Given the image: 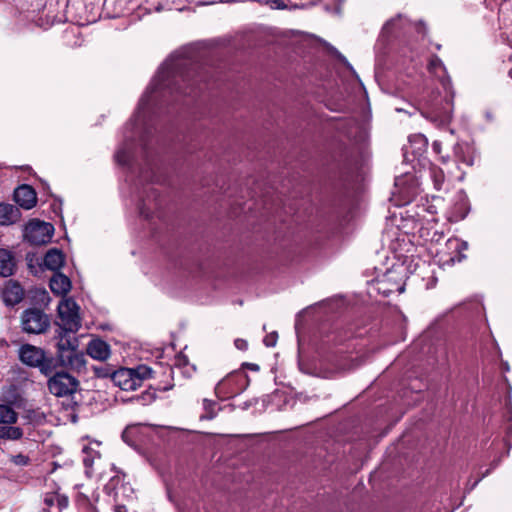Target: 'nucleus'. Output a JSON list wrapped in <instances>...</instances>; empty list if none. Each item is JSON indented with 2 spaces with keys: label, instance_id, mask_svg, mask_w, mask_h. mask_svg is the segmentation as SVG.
Listing matches in <instances>:
<instances>
[{
  "label": "nucleus",
  "instance_id": "nucleus-1",
  "mask_svg": "<svg viewBox=\"0 0 512 512\" xmlns=\"http://www.w3.org/2000/svg\"><path fill=\"white\" fill-rule=\"evenodd\" d=\"M74 333L64 328H57L55 330L54 338L56 340L57 357L63 367L81 371L85 369L86 358L82 352L78 351L79 342L72 335Z\"/></svg>",
  "mask_w": 512,
  "mask_h": 512
},
{
  "label": "nucleus",
  "instance_id": "nucleus-2",
  "mask_svg": "<svg viewBox=\"0 0 512 512\" xmlns=\"http://www.w3.org/2000/svg\"><path fill=\"white\" fill-rule=\"evenodd\" d=\"M152 369L146 365L136 368H121L111 374L113 383L125 391L136 390L143 380L151 377Z\"/></svg>",
  "mask_w": 512,
  "mask_h": 512
},
{
  "label": "nucleus",
  "instance_id": "nucleus-3",
  "mask_svg": "<svg viewBox=\"0 0 512 512\" xmlns=\"http://www.w3.org/2000/svg\"><path fill=\"white\" fill-rule=\"evenodd\" d=\"M79 306L72 298H64L58 304V328H64L70 332H78L82 326L79 314Z\"/></svg>",
  "mask_w": 512,
  "mask_h": 512
},
{
  "label": "nucleus",
  "instance_id": "nucleus-4",
  "mask_svg": "<svg viewBox=\"0 0 512 512\" xmlns=\"http://www.w3.org/2000/svg\"><path fill=\"white\" fill-rule=\"evenodd\" d=\"M21 325L26 333L41 334L49 328L50 320L42 310L30 308L22 313Z\"/></svg>",
  "mask_w": 512,
  "mask_h": 512
},
{
  "label": "nucleus",
  "instance_id": "nucleus-5",
  "mask_svg": "<svg viewBox=\"0 0 512 512\" xmlns=\"http://www.w3.org/2000/svg\"><path fill=\"white\" fill-rule=\"evenodd\" d=\"M54 227L47 222L31 220L24 229V238L33 245H43L50 241Z\"/></svg>",
  "mask_w": 512,
  "mask_h": 512
},
{
  "label": "nucleus",
  "instance_id": "nucleus-6",
  "mask_svg": "<svg viewBox=\"0 0 512 512\" xmlns=\"http://www.w3.org/2000/svg\"><path fill=\"white\" fill-rule=\"evenodd\" d=\"M79 382L66 372H59L48 380L49 391L57 397H65L76 392Z\"/></svg>",
  "mask_w": 512,
  "mask_h": 512
},
{
  "label": "nucleus",
  "instance_id": "nucleus-7",
  "mask_svg": "<svg viewBox=\"0 0 512 512\" xmlns=\"http://www.w3.org/2000/svg\"><path fill=\"white\" fill-rule=\"evenodd\" d=\"M14 200L20 207L31 209L37 202L36 192L29 185H21L14 191Z\"/></svg>",
  "mask_w": 512,
  "mask_h": 512
},
{
  "label": "nucleus",
  "instance_id": "nucleus-8",
  "mask_svg": "<svg viewBox=\"0 0 512 512\" xmlns=\"http://www.w3.org/2000/svg\"><path fill=\"white\" fill-rule=\"evenodd\" d=\"M169 74L170 72H166L164 69L159 72L154 82L151 84V86L147 89L146 93L140 99L137 116H139L148 107L150 95L154 91L163 89L166 86L165 80L169 76Z\"/></svg>",
  "mask_w": 512,
  "mask_h": 512
},
{
  "label": "nucleus",
  "instance_id": "nucleus-9",
  "mask_svg": "<svg viewBox=\"0 0 512 512\" xmlns=\"http://www.w3.org/2000/svg\"><path fill=\"white\" fill-rule=\"evenodd\" d=\"M44 351L36 346L25 344L19 350L20 360L31 367L39 365L43 359Z\"/></svg>",
  "mask_w": 512,
  "mask_h": 512
},
{
  "label": "nucleus",
  "instance_id": "nucleus-10",
  "mask_svg": "<svg viewBox=\"0 0 512 512\" xmlns=\"http://www.w3.org/2000/svg\"><path fill=\"white\" fill-rule=\"evenodd\" d=\"M24 290L19 283L9 281L3 288L2 298L7 306H14L22 301Z\"/></svg>",
  "mask_w": 512,
  "mask_h": 512
},
{
  "label": "nucleus",
  "instance_id": "nucleus-11",
  "mask_svg": "<svg viewBox=\"0 0 512 512\" xmlns=\"http://www.w3.org/2000/svg\"><path fill=\"white\" fill-rule=\"evenodd\" d=\"M87 354L99 361H105L110 357V346L99 338L92 339L86 348Z\"/></svg>",
  "mask_w": 512,
  "mask_h": 512
},
{
  "label": "nucleus",
  "instance_id": "nucleus-12",
  "mask_svg": "<svg viewBox=\"0 0 512 512\" xmlns=\"http://www.w3.org/2000/svg\"><path fill=\"white\" fill-rule=\"evenodd\" d=\"M20 217L21 212L17 207L9 203H0V225H12L16 223Z\"/></svg>",
  "mask_w": 512,
  "mask_h": 512
},
{
  "label": "nucleus",
  "instance_id": "nucleus-13",
  "mask_svg": "<svg viewBox=\"0 0 512 512\" xmlns=\"http://www.w3.org/2000/svg\"><path fill=\"white\" fill-rule=\"evenodd\" d=\"M50 289L56 295H66L71 289V281L66 275L55 273L50 279Z\"/></svg>",
  "mask_w": 512,
  "mask_h": 512
},
{
  "label": "nucleus",
  "instance_id": "nucleus-14",
  "mask_svg": "<svg viewBox=\"0 0 512 512\" xmlns=\"http://www.w3.org/2000/svg\"><path fill=\"white\" fill-rule=\"evenodd\" d=\"M159 207L160 202L158 201V195L155 191H151L144 199H142L139 211L143 217L150 218L152 217L153 212Z\"/></svg>",
  "mask_w": 512,
  "mask_h": 512
},
{
  "label": "nucleus",
  "instance_id": "nucleus-15",
  "mask_svg": "<svg viewBox=\"0 0 512 512\" xmlns=\"http://www.w3.org/2000/svg\"><path fill=\"white\" fill-rule=\"evenodd\" d=\"M64 254L56 249H50L44 257V265L46 268L56 271L60 269L64 264Z\"/></svg>",
  "mask_w": 512,
  "mask_h": 512
},
{
  "label": "nucleus",
  "instance_id": "nucleus-16",
  "mask_svg": "<svg viewBox=\"0 0 512 512\" xmlns=\"http://www.w3.org/2000/svg\"><path fill=\"white\" fill-rule=\"evenodd\" d=\"M14 268L15 261L11 252L0 249V276L8 277L12 275Z\"/></svg>",
  "mask_w": 512,
  "mask_h": 512
},
{
  "label": "nucleus",
  "instance_id": "nucleus-17",
  "mask_svg": "<svg viewBox=\"0 0 512 512\" xmlns=\"http://www.w3.org/2000/svg\"><path fill=\"white\" fill-rule=\"evenodd\" d=\"M236 373H231L223 378L215 387V392L219 397H231L234 394H237L238 391H235L230 388V385L234 378L236 377Z\"/></svg>",
  "mask_w": 512,
  "mask_h": 512
},
{
  "label": "nucleus",
  "instance_id": "nucleus-18",
  "mask_svg": "<svg viewBox=\"0 0 512 512\" xmlns=\"http://www.w3.org/2000/svg\"><path fill=\"white\" fill-rule=\"evenodd\" d=\"M12 424H4L0 426V438L6 440H19L23 436V430Z\"/></svg>",
  "mask_w": 512,
  "mask_h": 512
},
{
  "label": "nucleus",
  "instance_id": "nucleus-19",
  "mask_svg": "<svg viewBox=\"0 0 512 512\" xmlns=\"http://www.w3.org/2000/svg\"><path fill=\"white\" fill-rule=\"evenodd\" d=\"M18 419L17 412L9 405L0 404V424H15Z\"/></svg>",
  "mask_w": 512,
  "mask_h": 512
},
{
  "label": "nucleus",
  "instance_id": "nucleus-20",
  "mask_svg": "<svg viewBox=\"0 0 512 512\" xmlns=\"http://www.w3.org/2000/svg\"><path fill=\"white\" fill-rule=\"evenodd\" d=\"M322 53H327L335 56L340 62H342L347 68L352 70V66L347 61V59L338 52L334 47H332L329 43L322 40Z\"/></svg>",
  "mask_w": 512,
  "mask_h": 512
},
{
  "label": "nucleus",
  "instance_id": "nucleus-21",
  "mask_svg": "<svg viewBox=\"0 0 512 512\" xmlns=\"http://www.w3.org/2000/svg\"><path fill=\"white\" fill-rule=\"evenodd\" d=\"M44 415L39 410L27 409L24 411L23 419L29 424H39L43 421Z\"/></svg>",
  "mask_w": 512,
  "mask_h": 512
},
{
  "label": "nucleus",
  "instance_id": "nucleus-22",
  "mask_svg": "<svg viewBox=\"0 0 512 512\" xmlns=\"http://www.w3.org/2000/svg\"><path fill=\"white\" fill-rule=\"evenodd\" d=\"M36 367H38L40 369L41 373H43L46 376L52 374V372L55 368L53 359L46 358L45 354L43 355V359H42L41 363L39 365H37Z\"/></svg>",
  "mask_w": 512,
  "mask_h": 512
},
{
  "label": "nucleus",
  "instance_id": "nucleus-23",
  "mask_svg": "<svg viewBox=\"0 0 512 512\" xmlns=\"http://www.w3.org/2000/svg\"><path fill=\"white\" fill-rule=\"evenodd\" d=\"M429 70L435 74H438V72L444 71L445 67L441 61V59L437 56H433L429 62Z\"/></svg>",
  "mask_w": 512,
  "mask_h": 512
},
{
  "label": "nucleus",
  "instance_id": "nucleus-24",
  "mask_svg": "<svg viewBox=\"0 0 512 512\" xmlns=\"http://www.w3.org/2000/svg\"><path fill=\"white\" fill-rule=\"evenodd\" d=\"M432 177L434 180L435 187L437 189H440L443 182H444V173L441 169L438 168H432L431 169Z\"/></svg>",
  "mask_w": 512,
  "mask_h": 512
},
{
  "label": "nucleus",
  "instance_id": "nucleus-25",
  "mask_svg": "<svg viewBox=\"0 0 512 512\" xmlns=\"http://www.w3.org/2000/svg\"><path fill=\"white\" fill-rule=\"evenodd\" d=\"M116 161L121 164V165H125L128 163L129 161V151L126 150L125 148H121L117 151L116 155Z\"/></svg>",
  "mask_w": 512,
  "mask_h": 512
},
{
  "label": "nucleus",
  "instance_id": "nucleus-26",
  "mask_svg": "<svg viewBox=\"0 0 512 512\" xmlns=\"http://www.w3.org/2000/svg\"><path fill=\"white\" fill-rule=\"evenodd\" d=\"M378 289L382 291L384 294L388 295L393 292L402 293L404 291V286L401 283H394L389 288H384L380 286Z\"/></svg>",
  "mask_w": 512,
  "mask_h": 512
},
{
  "label": "nucleus",
  "instance_id": "nucleus-27",
  "mask_svg": "<svg viewBox=\"0 0 512 512\" xmlns=\"http://www.w3.org/2000/svg\"><path fill=\"white\" fill-rule=\"evenodd\" d=\"M278 335L273 332L265 336L263 342L267 347H273L276 345Z\"/></svg>",
  "mask_w": 512,
  "mask_h": 512
},
{
  "label": "nucleus",
  "instance_id": "nucleus-28",
  "mask_svg": "<svg viewBox=\"0 0 512 512\" xmlns=\"http://www.w3.org/2000/svg\"><path fill=\"white\" fill-rule=\"evenodd\" d=\"M461 150H462V146H461V145H459V144H457V145L455 146V155H456L459 159H461V161H462V162H464V163H466V164H468V165H472V159H471V158L466 159V158H464V157L462 158V157L460 156V151H461Z\"/></svg>",
  "mask_w": 512,
  "mask_h": 512
},
{
  "label": "nucleus",
  "instance_id": "nucleus-29",
  "mask_svg": "<svg viewBox=\"0 0 512 512\" xmlns=\"http://www.w3.org/2000/svg\"><path fill=\"white\" fill-rule=\"evenodd\" d=\"M235 346L239 350H246L248 347V343L244 339H236L234 342Z\"/></svg>",
  "mask_w": 512,
  "mask_h": 512
},
{
  "label": "nucleus",
  "instance_id": "nucleus-30",
  "mask_svg": "<svg viewBox=\"0 0 512 512\" xmlns=\"http://www.w3.org/2000/svg\"><path fill=\"white\" fill-rule=\"evenodd\" d=\"M55 501H59V496L49 495V496H46L44 499V502L47 506H53Z\"/></svg>",
  "mask_w": 512,
  "mask_h": 512
},
{
  "label": "nucleus",
  "instance_id": "nucleus-31",
  "mask_svg": "<svg viewBox=\"0 0 512 512\" xmlns=\"http://www.w3.org/2000/svg\"><path fill=\"white\" fill-rule=\"evenodd\" d=\"M14 462L18 465H24L27 463V457L23 455H18L14 458Z\"/></svg>",
  "mask_w": 512,
  "mask_h": 512
},
{
  "label": "nucleus",
  "instance_id": "nucleus-32",
  "mask_svg": "<svg viewBox=\"0 0 512 512\" xmlns=\"http://www.w3.org/2000/svg\"><path fill=\"white\" fill-rule=\"evenodd\" d=\"M84 465L87 469L92 467L93 459H91L89 456L84 457L83 459Z\"/></svg>",
  "mask_w": 512,
  "mask_h": 512
},
{
  "label": "nucleus",
  "instance_id": "nucleus-33",
  "mask_svg": "<svg viewBox=\"0 0 512 512\" xmlns=\"http://www.w3.org/2000/svg\"><path fill=\"white\" fill-rule=\"evenodd\" d=\"M306 314H308V310H304L303 312H301V313L298 315L297 320H296V324H295L296 329H298V328H299V326H300V319H301L302 317H304Z\"/></svg>",
  "mask_w": 512,
  "mask_h": 512
},
{
  "label": "nucleus",
  "instance_id": "nucleus-34",
  "mask_svg": "<svg viewBox=\"0 0 512 512\" xmlns=\"http://www.w3.org/2000/svg\"><path fill=\"white\" fill-rule=\"evenodd\" d=\"M393 279V272H388L386 275H385V279L382 280V281H379V285H384L385 284V281H390Z\"/></svg>",
  "mask_w": 512,
  "mask_h": 512
},
{
  "label": "nucleus",
  "instance_id": "nucleus-35",
  "mask_svg": "<svg viewBox=\"0 0 512 512\" xmlns=\"http://www.w3.org/2000/svg\"><path fill=\"white\" fill-rule=\"evenodd\" d=\"M245 366L247 368H249L250 370H253V371H258L259 370V366L257 364H254V363H246Z\"/></svg>",
  "mask_w": 512,
  "mask_h": 512
},
{
  "label": "nucleus",
  "instance_id": "nucleus-36",
  "mask_svg": "<svg viewBox=\"0 0 512 512\" xmlns=\"http://www.w3.org/2000/svg\"><path fill=\"white\" fill-rule=\"evenodd\" d=\"M433 147V150L437 153H440L441 152V144L437 141H435L432 145Z\"/></svg>",
  "mask_w": 512,
  "mask_h": 512
},
{
  "label": "nucleus",
  "instance_id": "nucleus-37",
  "mask_svg": "<svg viewBox=\"0 0 512 512\" xmlns=\"http://www.w3.org/2000/svg\"><path fill=\"white\" fill-rule=\"evenodd\" d=\"M203 404H204L205 409H207V410H208L211 406H214V405H215V403H214V402H212V401H210V400H207V399H204Z\"/></svg>",
  "mask_w": 512,
  "mask_h": 512
},
{
  "label": "nucleus",
  "instance_id": "nucleus-38",
  "mask_svg": "<svg viewBox=\"0 0 512 512\" xmlns=\"http://www.w3.org/2000/svg\"><path fill=\"white\" fill-rule=\"evenodd\" d=\"M115 512H128V510L124 505H117L115 507Z\"/></svg>",
  "mask_w": 512,
  "mask_h": 512
},
{
  "label": "nucleus",
  "instance_id": "nucleus-39",
  "mask_svg": "<svg viewBox=\"0 0 512 512\" xmlns=\"http://www.w3.org/2000/svg\"><path fill=\"white\" fill-rule=\"evenodd\" d=\"M299 366H300L302 371H304L306 373H312L308 368L305 367V365H304L302 360L299 361Z\"/></svg>",
  "mask_w": 512,
  "mask_h": 512
},
{
  "label": "nucleus",
  "instance_id": "nucleus-40",
  "mask_svg": "<svg viewBox=\"0 0 512 512\" xmlns=\"http://www.w3.org/2000/svg\"><path fill=\"white\" fill-rule=\"evenodd\" d=\"M307 432L314 436L317 434V429H315L314 426H309L307 427Z\"/></svg>",
  "mask_w": 512,
  "mask_h": 512
},
{
  "label": "nucleus",
  "instance_id": "nucleus-41",
  "mask_svg": "<svg viewBox=\"0 0 512 512\" xmlns=\"http://www.w3.org/2000/svg\"><path fill=\"white\" fill-rule=\"evenodd\" d=\"M59 506L60 507H65L67 505V500L66 499H60L59 498V501H57Z\"/></svg>",
  "mask_w": 512,
  "mask_h": 512
},
{
  "label": "nucleus",
  "instance_id": "nucleus-42",
  "mask_svg": "<svg viewBox=\"0 0 512 512\" xmlns=\"http://www.w3.org/2000/svg\"><path fill=\"white\" fill-rule=\"evenodd\" d=\"M96 373H97V375H98V376H100V377H104V376H106V375H107V374L102 373V372H101L100 370H98V369L96 370Z\"/></svg>",
  "mask_w": 512,
  "mask_h": 512
},
{
  "label": "nucleus",
  "instance_id": "nucleus-43",
  "mask_svg": "<svg viewBox=\"0 0 512 512\" xmlns=\"http://www.w3.org/2000/svg\"><path fill=\"white\" fill-rule=\"evenodd\" d=\"M392 22H393V20H391V21L387 22V23H386V27H388L389 25H391V24H392Z\"/></svg>",
  "mask_w": 512,
  "mask_h": 512
},
{
  "label": "nucleus",
  "instance_id": "nucleus-44",
  "mask_svg": "<svg viewBox=\"0 0 512 512\" xmlns=\"http://www.w3.org/2000/svg\"><path fill=\"white\" fill-rule=\"evenodd\" d=\"M207 418H209V419L213 418V414H209V415L207 416Z\"/></svg>",
  "mask_w": 512,
  "mask_h": 512
},
{
  "label": "nucleus",
  "instance_id": "nucleus-45",
  "mask_svg": "<svg viewBox=\"0 0 512 512\" xmlns=\"http://www.w3.org/2000/svg\"><path fill=\"white\" fill-rule=\"evenodd\" d=\"M510 74H511V77H512V71L510 72Z\"/></svg>",
  "mask_w": 512,
  "mask_h": 512
}]
</instances>
